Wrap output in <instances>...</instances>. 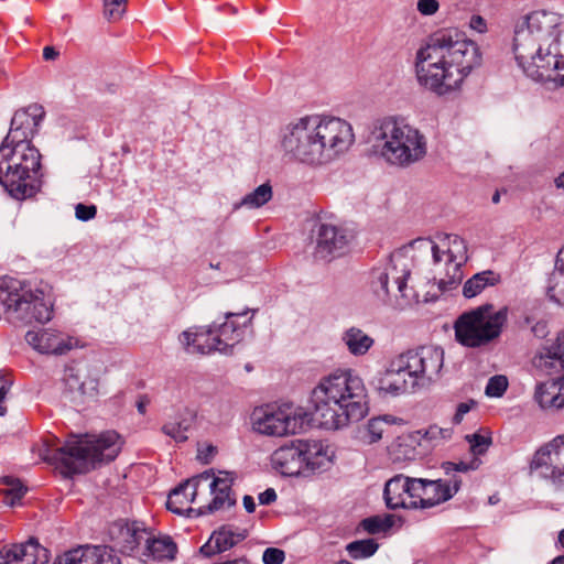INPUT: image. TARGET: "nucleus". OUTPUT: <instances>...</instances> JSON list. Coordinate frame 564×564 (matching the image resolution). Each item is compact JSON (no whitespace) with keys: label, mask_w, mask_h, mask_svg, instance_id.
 I'll list each match as a JSON object with an SVG mask.
<instances>
[{"label":"nucleus","mask_w":564,"mask_h":564,"mask_svg":"<svg viewBox=\"0 0 564 564\" xmlns=\"http://www.w3.org/2000/svg\"><path fill=\"white\" fill-rule=\"evenodd\" d=\"M213 475L214 473L212 470L204 471L200 475L180 484L167 497V509L180 516H189L194 512L198 514V510L193 509L191 505L196 501L197 491L202 482L209 480Z\"/></svg>","instance_id":"aec40b11"},{"label":"nucleus","mask_w":564,"mask_h":564,"mask_svg":"<svg viewBox=\"0 0 564 564\" xmlns=\"http://www.w3.org/2000/svg\"><path fill=\"white\" fill-rule=\"evenodd\" d=\"M523 324L531 327V332L538 338H544L549 334L547 323L544 319H535L533 316H525Z\"/></svg>","instance_id":"3c124183"},{"label":"nucleus","mask_w":564,"mask_h":564,"mask_svg":"<svg viewBox=\"0 0 564 564\" xmlns=\"http://www.w3.org/2000/svg\"><path fill=\"white\" fill-rule=\"evenodd\" d=\"M551 564H564V555H560L557 557H555Z\"/></svg>","instance_id":"774afa93"},{"label":"nucleus","mask_w":564,"mask_h":564,"mask_svg":"<svg viewBox=\"0 0 564 564\" xmlns=\"http://www.w3.org/2000/svg\"><path fill=\"white\" fill-rule=\"evenodd\" d=\"M195 422L196 413L189 409H182L170 417L161 430L175 442L183 443L188 440V433L193 430Z\"/></svg>","instance_id":"a878e982"},{"label":"nucleus","mask_w":564,"mask_h":564,"mask_svg":"<svg viewBox=\"0 0 564 564\" xmlns=\"http://www.w3.org/2000/svg\"><path fill=\"white\" fill-rule=\"evenodd\" d=\"M213 337H215L213 326L208 328L199 326L184 330L180 336V340L189 354L205 355L214 351H224V347H220L216 340H213Z\"/></svg>","instance_id":"393cba45"},{"label":"nucleus","mask_w":564,"mask_h":564,"mask_svg":"<svg viewBox=\"0 0 564 564\" xmlns=\"http://www.w3.org/2000/svg\"><path fill=\"white\" fill-rule=\"evenodd\" d=\"M557 544L564 549V529H562L560 532H558V535H557Z\"/></svg>","instance_id":"69168bd1"},{"label":"nucleus","mask_w":564,"mask_h":564,"mask_svg":"<svg viewBox=\"0 0 564 564\" xmlns=\"http://www.w3.org/2000/svg\"><path fill=\"white\" fill-rule=\"evenodd\" d=\"M97 208L95 205L77 204L75 207V216L78 220L88 221L95 218Z\"/></svg>","instance_id":"603ef678"},{"label":"nucleus","mask_w":564,"mask_h":564,"mask_svg":"<svg viewBox=\"0 0 564 564\" xmlns=\"http://www.w3.org/2000/svg\"><path fill=\"white\" fill-rule=\"evenodd\" d=\"M417 11L424 17L434 15L440 9V2L437 0H417Z\"/></svg>","instance_id":"5fc2aeb1"},{"label":"nucleus","mask_w":564,"mask_h":564,"mask_svg":"<svg viewBox=\"0 0 564 564\" xmlns=\"http://www.w3.org/2000/svg\"><path fill=\"white\" fill-rule=\"evenodd\" d=\"M466 440L469 443L474 457L485 454L491 445V437L479 433L466 435Z\"/></svg>","instance_id":"c03bdc74"},{"label":"nucleus","mask_w":564,"mask_h":564,"mask_svg":"<svg viewBox=\"0 0 564 564\" xmlns=\"http://www.w3.org/2000/svg\"><path fill=\"white\" fill-rule=\"evenodd\" d=\"M475 401L470 400L468 402H462L457 405L456 413L453 417L454 423L458 424L463 421L464 415L468 413L473 406H475Z\"/></svg>","instance_id":"6e6d98bb"},{"label":"nucleus","mask_w":564,"mask_h":564,"mask_svg":"<svg viewBox=\"0 0 564 564\" xmlns=\"http://www.w3.org/2000/svg\"><path fill=\"white\" fill-rule=\"evenodd\" d=\"M460 485L462 479L456 476L435 480L417 478L414 491L417 492L420 509H430L448 501L459 490Z\"/></svg>","instance_id":"4468645a"},{"label":"nucleus","mask_w":564,"mask_h":564,"mask_svg":"<svg viewBox=\"0 0 564 564\" xmlns=\"http://www.w3.org/2000/svg\"><path fill=\"white\" fill-rule=\"evenodd\" d=\"M397 358L389 362L387 369L376 379V389L382 395L398 397L408 392H414L411 380L403 368H398Z\"/></svg>","instance_id":"4be33fe9"},{"label":"nucleus","mask_w":564,"mask_h":564,"mask_svg":"<svg viewBox=\"0 0 564 564\" xmlns=\"http://www.w3.org/2000/svg\"><path fill=\"white\" fill-rule=\"evenodd\" d=\"M478 45L456 29L435 33L415 53L414 72L417 84L437 97L460 90L465 78L480 66Z\"/></svg>","instance_id":"f257e3e1"},{"label":"nucleus","mask_w":564,"mask_h":564,"mask_svg":"<svg viewBox=\"0 0 564 564\" xmlns=\"http://www.w3.org/2000/svg\"><path fill=\"white\" fill-rule=\"evenodd\" d=\"M499 280V274L491 270L476 273L465 282L463 286V294L467 299L475 297L480 294L487 286L496 285Z\"/></svg>","instance_id":"c9c22d12"},{"label":"nucleus","mask_w":564,"mask_h":564,"mask_svg":"<svg viewBox=\"0 0 564 564\" xmlns=\"http://www.w3.org/2000/svg\"><path fill=\"white\" fill-rule=\"evenodd\" d=\"M14 562L17 564H47L50 561V552L42 546L34 538L29 539L24 543L13 544L9 546Z\"/></svg>","instance_id":"cd10ccee"},{"label":"nucleus","mask_w":564,"mask_h":564,"mask_svg":"<svg viewBox=\"0 0 564 564\" xmlns=\"http://www.w3.org/2000/svg\"><path fill=\"white\" fill-rule=\"evenodd\" d=\"M249 310L241 313L228 312L225 314V321L221 324L214 323L213 340L224 347V354H227L234 346L239 344L248 328L251 326L252 316H248Z\"/></svg>","instance_id":"2eb2a0df"},{"label":"nucleus","mask_w":564,"mask_h":564,"mask_svg":"<svg viewBox=\"0 0 564 564\" xmlns=\"http://www.w3.org/2000/svg\"><path fill=\"white\" fill-rule=\"evenodd\" d=\"M242 501L247 512L252 513L256 510V502L251 496L246 495Z\"/></svg>","instance_id":"0e129e2a"},{"label":"nucleus","mask_w":564,"mask_h":564,"mask_svg":"<svg viewBox=\"0 0 564 564\" xmlns=\"http://www.w3.org/2000/svg\"><path fill=\"white\" fill-rule=\"evenodd\" d=\"M401 421V419L392 415L373 417L368 421L362 430H360V438L367 444L377 443L382 438V435L389 425Z\"/></svg>","instance_id":"f704fd0d"},{"label":"nucleus","mask_w":564,"mask_h":564,"mask_svg":"<svg viewBox=\"0 0 564 564\" xmlns=\"http://www.w3.org/2000/svg\"><path fill=\"white\" fill-rule=\"evenodd\" d=\"M234 484V475L229 471H219L208 485L213 500L198 508V514L212 513L224 507H231L236 500L231 498V486Z\"/></svg>","instance_id":"b1692460"},{"label":"nucleus","mask_w":564,"mask_h":564,"mask_svg":"<svg viewBox=\"0 0 564 564\" xmlns=\"http://www.w3.org/2000/svg\"><path fill=\"white\" fill-rule=\"evenodd\" d=\"M416 479L404 476L402 474L395 475L386 482L383 490V498L389 509H420L417 501Z\"/></svg>","instance_id":"f3484780"},{"label":"nucleus","mask_w":564,"mask_h":564,"mask_svg":"<svg viewBox=\"0 0 564 564\" xmlns=\"http://www.w3.org/2000/svg\"><path fill=\"white\" fill-rule=\"evenodd\" d=\"M349 239L346 229L321 223L315 229V259L330 261L345 253Z\"/></svg>","instance_id":"ddd939ff"},{"label":"nucleus","mask_w":564,"mask_h":564,"mask_svg":"<svg viewBox=\"0 0 564 564\" xmlns=\"http://www.w3.org/2000/svg\"><path fill=\"white\" fill-rule=\"evenodd\" d=\"M367 399L364 380L352 370L337 369L312 390L314 420L325 430H339L367 414Z\"/></svg>","instance_id":"39448f33"},{"label":"nucleus","mask_w":564,"mask_h":564,"mask_svg":"<svg viewBox=\"0 0 564 564\" xmlns=\"http://www.w3.org/2000/svg\"><path fill=\"white\" fill-rule=\"evenodd\" d=\"M507 321V306L496 310L492 304L480 305L455 321V338L465 347L486 346L501 335Z\"/></svg>","instance_id":"9d476101"},{"label":"nucleus","mask_w":564,"mask_h":564,"mask_svg":"<svg viewBox=\"0 0 564 564\" xmlns=\"http://www.w3.org/2000/svg\"><path fill=\"white\" fill-rule=\"evenodd\" d=\"M25 492L26 487L20 480L11 477L3 478V488L0 489L3 503L14 507L21 502Z\"/></svg>","instance_id":"4c0bfd02"},{"label":"nucleus","mask_w":564,"mask_h":564,"mask_svg":"<svg viewBox=\"0 0 564 564\" xmlns=\"http://www.w3.org/2000/svg\"><path fill=\"white\" fill-rule=\"evenodd\" d=\"M551 447L554 451L552 479L558 485L564 486V434L554 437L551 441Z\"/></svg>","instance_id":"58836bf2"},{"label":"nucleus","mask_w":564,"mask_h":564,"mask_svg":"<svg viewBox=\"0 0 564 564\" xmlns=\"http://www.w3.org/2000/svg\"><path fill=\"white\" fill-rule=\"evenodd\" d=\"M354 141L350 123L333 116H304L291 120L280 130V147L284 155L312 167L339 159Z\"/></svg>","instance_id":"20e7f679"},{"label":"nucleus","mask_w":564,"mask_h":564,"mask_svg":"<svg viewBox=\"0 0 564 564\" xmlns=\"http://www.w3.org/2000/svg\"><path fill=\"white\" fill-rule=\"evenodd\" d=\"M512 48L528 77L564 86V20L558 14L534 11L520 19Z\"/></svg>","instance_id":"f03ea898"},{"label":"nucleus","mask_w":564,"mask_h":564,"mask_svg":"<svg viewBox=\"0 0 564 564\" xmlns=\"http://www.w3.org/2000/svg\"><path fill=\"white\" fill-rule=\"evenodd\" d=\"M11 386V381L7 380L2 377L0 373V415L4 414V406L2 405V401L4 399V395L7 394L9 388Z\"/></svg>","instance_id":"052dcab7"},{"label":"nucleus","mask_w":564,"mask_h":564,"mask_svg":"<svg viewBox=\"0 0 564 564\" xmlns=\"http://www.w3.org/2000/svg\"><path fill=\"white\" fill-rule=\"evenodd\" d=\"M58 55V52L53 46H45L43 48V58L46 61L55 59Z\"/></svg>","instance_id":"e2e57ef3"},{"label":"nucleus","mask_w":564,"mask_h":564,"mask_svg":"<svg viewBox=\"0 0 564 564\" xmlns=\"http://www.w3.org/2000/svg\"><path fill=\"white\" fill-rule=\"evenodd\" d=\"M284 558V552L276 547H268L262 555L264 564H282Z\"/></svg>","instance_id":"864d4df0"},{"label":"nucleus","mask_w":564,"mask_h":564,"mask_svg":"<svg viewBox=\"0 0 564 564\" xmlns=\"http://www.w3.org/2000/svg\"><path fill=\"white\" fill-rule=\"evenodd\" d=\"M63 381L65 389L72 393L82 397L83 370L76 367H66Z\"/></svg>","instance_id":"37998d69"},{"label":"nucleus","mask_w":564,"mask_h":564,"mask_svg":"<svg viewBox=\"0 0 564 564\" xmlns=\"http://www.w3.org/2000/svg\"><path fill=\"white\" fill-rule=\"evenodd\" d=\"M113 530L118 531L116 544L119 551L124 554L133 552L144 535V531L139 530L134 524L118 523L113 527Z\"/></svg>","instance_id":"473e14b6"},{"label":"nucleus","mask_w":564,"mask_h":564,"mask_svg":"<svg viewBox=\"0 0 564 564\" xmlns=\"http://www.w3.org/2000/svg\"><path fill=\"white\" fill-rule=\"evenodd\" d=\"M278 496L273 488H268L258 497L260 505L269 506L276 500Z\"/></svg>","instance_id":"13d9d810"},{"label":"nucleus","mask_w":564,"mask_h":564,"mask_svg":"<svg viewBox=\"0 0 564 564\" xmlns=\"http://www.w3.org/2000/svg\"><path fill=\"white\" fill-rule=\"evenodd\" d=\"M25 340L34 350L43 355L62 356L75 346L70 336L52 328L29 330L25 334Z\"/></svg>","instance_id":"6ab92c4d"},{"label":"nucleus","mask_w":564,"mask_h":564,"mask_svg":"<svg viewBox=\"0 0 564 564\" xmlns=\"http://www.w3.org/2000/svg\"><path fill=\"white\" fill-rule=\"evenodd\" d=\"M53 564H120V560L109 545L83 544L64 552Z\"/></svg>","instance_id":"a211bd4d"},{"label":"nucleus","mask_w":564,"mask_h":564,"mask_svg":"<svg viewBox=\"0 0 564 564\" xmlns=\"http://www.w3.org/2000/svg\"><path fill=\"white\" fill-rule=\"evenodd\" d=\"M556 186L564 188V172L555 180Z\"/></svg>","instance_id":"338daca9"},{"label":"nucleus","mask_w":564,"mask_h":564,"mask_svg":"<svg viewBox=\"0 0 564 564\" xmlns=\"http://www.w3.org/2000/svg\"><path fill=\"white\" fill-rule=\"evenodd\" d=\"M543 468H545V471H541L540 475L552 478V469L554 468V451L551 447V442L535 452L530 464L531 471H538Z\"/></svg>","instance_id":"e433bc0d"},{"label":"nucleus","mask_w":564,"mask_h":564,"mask_svg":"<svg viewBox=\"0 0 564 564\" xmlns=\"http://www.w3.org/2000/svg\"><path fill=\"white\" fill-rule=\"evenodd\" d=\"M14 556L15 555H12L10 547L4 546L0 550V564H17V562H14Z\"/></svg>","instance_id":"680f3d73"},{"label":"nucleus","mask_w":564,"mask_h":564,"mask_svg":"<svg viewBox=\"0 0 564 564\" xmlns=\"http://www.w3.org/2000/svg\"><path fill=\"white\" fill-rule=\"evenodd\" d=\"M305 422V415L290 405L267 406L253 413V429L269 436H284L297 433Z\"/></svg>","instance_id":"f8f14e48"},{"label":"nucleus","mask_w":564,"mask_h":564,"mask_svg":"<svg viewBox=\"0 0 564 564\" xmlns=\"http://www.w3.org/2000/svg\"><path fill=\"white\" fill-rule=\"evenodd\" d=\"M121 449L120 436L115 431L100 435L72 437L63 446L46 447L43 458L61 468L66 476L85 474L97 464L113 460Z\"/></svg>","instance_id":"0eeeda50"},{"label":"nucleus","mask_w":564,"mask_h":564,"mask_svg":"<svg viewBox=\"0 0 564 564\" xmlns=\"http://www.w3.org/2000/svg\"><path fill=\"white\" fill-rule=\"evenodd\" d=\"M128 0H104V14L108 20H119L126 12Z\"/></svg>","instance_id":"a18cd8bd"},{"label":"nucleus","mask_w":564,"mask_h":564,"mask_svg":"<svg viewBox=\"0 0 564 564\" xmlns=\"http://www.w3.org/2000/svg\"><path fill=\"white\" fill-rule=\"evenodd\" d=\"M303 455L304 476L329 468L334 452L328 444L319 440H300Z\"/></svg>","instance_id":"412c9836"},{"label":"nucleus","mask_w":564,"mask_h":564,"mask_svg":"<svg viewBox=\"0 0 564 564\" xmlns=\"http://www.w3.org/2000/svg\"><path fill=\"white\" fill-rule=\"evenodd\" d=\"M394 524V517L392 514L373 516L364 519L360 527L369 534H378L386 532Z\"/></svg>","instance_id":"79ce46f5"},{"label":"nucleus","mask_w":564,"mask_h":564,"mask_svg":"<svg viewBox=\"0 0 564 564\" xmlns=\"http://www.w3.org/2000/svg\"><path fill=\"white\" fill-rule=\"evenodd\" d=\"M215 453H216V447H214L213 445H208L205 448L198 451L197 458L202 463L208 464L210 462V459L213 458V456L215 455Z\"/></svg>","instance_id":"bf43d9fd"},{"label":"nucleus","mask_w":564,"mask_h":564,"mask_svg":"<svg viewBox=\"0 0 564 564\" xmlns=\"http://www.w3.org/2000/svg\"><path fill=\"white\" fill-rule=\"evenodd\" d=\"M99 378L83 371L82 397H95L98 394Z\"/></svg>","instance_id":"09e8293b"},{"label":"nucleus","mask_w":564,"mask_h":564,"mask_svg":"<svg viewBox=\"0 0 564 564\" xmlns=\"http://www.w3.org/2000/svg\"><path fill=\"white\" fill-rule=\"evenodd\" d=\"M469 28L478 33H485L487 32V22L481 15L474 14L469 20Z\"/></svg>","instance_id":"4d7b16f0"},{"label":"nucleus","mask_w":564,"mask_h":564,"mask_svg":"<svg viewBox=\"0 0 564 564\" xmlns=\"http://www.w3.org/2000/svg\"><path fill=\"white\" fill-rule=\"evenodd\" d=\"M398 368H403L416 390L435 381L444 365V350L437 346H421L395 356Z\"/></svg>","instance_id":"9b49d317"},{"label":"nucleus","mask_w":564,"mask_h":564,"mask_svg":"<svg viewBox=\"0 0 564 564\" xmlns=\"http://www.w3.org/2000/svg\"><path fill=\"white\" fill-rule=\"evenodd\" d=\"M534 366L546 375L564 371V356L554 343L544 346L533 359Z\"/></svg>","instance_id":"c756f323"},{"label":"nucleus","mask_w":564,"mask_h":564,"mask_svg":"<svg viewBox=\"0 0 564 564\" xmlns=\"http://www.w3.org/2000/svg\"><path fill=\"white\" fill-rule=\"evenodd\" d=\"M410 276V269L403 261L390 262L384 268L373 269L371 272V286L376 295L386 301L389 296L390 280L397 285V290L402 297H409L406 294V281Z\"/></svg>","instance_id":"dca6fc26"},{"label":"nucleus","mask_w":564,"mask_h":564,"mask_svg":"<svg viewBox=\"0 0 564 564\" xmlns=\"http://www.w3.org/2000/svg\"><path fill=\"white\" fill-rule=\"evenodd\" d=\"M245 538L246 535L243 533H235L227 528H221L219 531L214 532L210 539L200 546L199 552L210 557L215 554L228 551Z\"/></svg>","instance_id":"c85d7f7f"},{"label":"nucleus","mask_w":564,"mask_h":564,"mask_svg":"<svg viewBox=\"0 0 564 564\" xmlns=\"http://www.w3.org/2000/svg\"><path fill=\"white\" fill-rule=\"evenodd\" d=\"M177 552V546L170 536H159L147 539L144 555L155 561L173 560Z\"/></svg>","instance_id":"72a5a7b5"},{"label":"nucleus","mask_w":564,"mask_h":564,"mask_svg":"<svg viewBox=\"0 0 564 564\" xmlns=\"http://www.w3.org/2000/svg\"><path fill=\"white\" fill-rule=\"evenodd\" d=\"M414 245L432 253L434 280L437 281L441 291H451L462 282L464 278L462 268L468 259L467 246L463 238L443 234L437 236V241L431 238H419Z\"/></svg>","instance_id":"6e6552de"},{"label":"nucleus","mask_w":564,"mask_h":564,"mask_svg":"<svg viewBox=\"0 0 564 564\" xmlns=\"http://www.w3.org/2000/svg\"><path fill=\"white\" fill-rule=\"evenodd\" d=\"M44 117L39 104L15 111L0 145V184L15 199L32 197L41 188V153L31 140Z\"/></svg>","instance_id":"7ed1b4c3"},{"label":"nucleus","mask_w":564,"mask_h":564,"mask_svg":"<svg viewBox=\"0 0 564 564\" xmlns=\"http://www.w3.org/2000/svg\"><path fill=\"white\" fill-rule=\"evenodd\" d=\"M534 400L542 409L564 408V377L536 384Z\"/></svg>","instance_id":"bb28decb"},{"label":"nucleus","mask_w":564,"mask_h":564,"mask_svg":"<svg viewBox=\"0 0 564 564\" xmlns=\"http://www.w3.org/2000/svg\"><path fill=\"white\" fill-rule=\"evenodd\" d=\"M272 198V187L269 183L261 184L256 189L245 195L239 206L249 209L262 207Z\"/></svg>","instance_id":"ea45409f"},{"label":"nucleus","mask_w":564,"mask_h":564,"mask_svg":"<svg viewBox=\"0 0 564 564\" xmlns=\"http://www.w3.org/2000/svg\"><path fill=\"white\" fill-rule=\"evenodd\" d=\"M480 464H481L480 458L473 457L469 462H458V463L446 462L443 464V469L445 470V473L447 475L451 474L452 471L466 473L469 470H476L480 466Z\"/></svg>","instance_id":"de8ad7c7"},{"label":"nucleus","mask_w":564,"mask_h":564,"mask_svg":"<svg viewBox=\"0 0 564 564\" xmlns=\"http://www.w3.org/2000/svg\"><path fill=\"white\" fill-rule=\"evenodd\" d=\"M272 464L284 476H304L300 440L291 441L276 448L272 454Z\"/></svg>","instance_id":"5701e85b"},{"label":"nucleus","mask_w":564,"mask_h":564,"mask_svg":"<svg viewBox=\"0 0 564 564\" xmlns=\"http://www.w3.org/2000/svg\"><path fill=\"white\" fill-rule=\"evenodd\" d=\"M341 340L352 356H365L373 346L375 339L358 327H350L341 335Z\"/></svg>","instance_id":"7c9ffc66"},{"label":"nucleus","mask_w":564,"mask_h":564,"mask_svg":"<svg viewBox=\"0 0 564 564\" xmlns=\"http://www.w3.org/2000/svg\"><path fill=\"white\" fill-rule=\"evenodd\" d=\"M1 303L12 322L46 323L53 315V304L43 291L26 289L18 279H0Z\"/></svg>","instance_id":"1a4fd4ad"},{"label":"nucleus","mask_w":564,"mask_h":564,"mask_svg":"<svg viewBox=\"0 0 564 564\" xmlns=\"http://www.w3.org/2000/svg\"><path fill=\"white\" fill-rule=\"evenodd\" d=\"M371 137L375 153L393 166L408 167L427 153L426 137L403 117L377 120Z\"/></svg>","instance_id":"423d86ee"},{"label":"nucleus","mask_w":564,"mask_h":564,"mask_svg":"<svg viewBox=\"0 0 564 564\" xmlns=\"http://www.w3.org/2000/svg\"><path fill=\"white\" fill-rule=\"evenodd\" d=\"M508 388V380L505 376H494L488 380L485 392L488 397L499 398Z\"/></svg>","instance_id":"49530a36"},{"label":"nucleus","mask_w":564,"mask_h":564,"mask_svg":"<svg viewBox=\"0 0 564 564\" xmlns=\"http://www.w3.org/2000/svg\"><path fill=\"white\" fill-rule=\"evenodd\" d=\"M379 545L372 539L357 540L346 545V551L352 560H362L372 556Z\"/></svg>","instance_id":"a19ab883"},{"label":"nucleus","mask_w":564,"mask_h":564,"mask_svg":"<svg viewBox=\"0 0 564 564\" xmlns=\"http://www.w3.org/2000/svg\"><path fill=\"white\" fill-rule=\"evenodd\" d=\"M453 430L451 427H440L437 425L429 426L424 432V438L431 442L446 441L452 437Z\"/></svg>","instance_id":"8fccbe9b"},{"label":"nucleus","mask_w":564,"mask_h":564,"mask_svg":"<svg viewBox=\"0 0 564 564\" xmlns=\"http://www.w3.org/2000/svg\"><path fill=\"white\" fill-rule=\"evenodd\" d=\"M547 295L564 306V246L557 252L555 267L549 279Z\"/></svg>","instance_id":"2f4dec72"}]
</instances>
